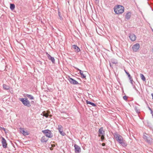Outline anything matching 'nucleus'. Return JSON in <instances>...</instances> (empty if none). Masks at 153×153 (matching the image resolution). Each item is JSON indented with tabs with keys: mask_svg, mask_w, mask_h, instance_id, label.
I'll use <instances>...</instances> for the list:
<instances>
[{
	"mask_svg": "<svg viewBox=\"0 0 153 153\" xmlns=\"http://www.w3.org/2000/svg\"><path fill=\"white\" fill-rule=\"evenodd\" d=\"M74 68L76 69L77 70H78V71H79V70H80L78 68H76V67H75Z\"/></svg>",
	"mask_w": 153,
	"mask_h": 153,
	"instance_id": "a19ab883",
	"label": "nucleus"
},
{
	"mask_svg": "<svg viewBox=\"0 0 153 153\" xmlns=\"http://www.w3.org/2000/svg\"><path fill=\"white\" fill-rule=\"evenodd\" d=\"M99 136L100 137L101 135L104 136L105 133V131L103 130V128L101 127L98 131Z\"/></svg>",
	"mask_w": 153,
	"mask_h": 153,
	"instance_id": "f8f14e48",
	"label": "nucleus"
},
{
	"mask_svg": "<svg viewBox=\"0 0 153 153\" xmlns=\"http://www.w3.org/2000/svg\"><path fill=\"white\" fill-rule=\"evenodd\" d=\"M59 131L61 134L63 136L66 135L65 133L63 131V128L61 125H58V126Z\"/></svg>",
	"mask_w": 153,
	"mask_h": 153,
	"instance_id": "39448f33",
	"label": "nucleus"
},
{
	"mask_svg": "<svg viewBox=\"0 0 153 153\" xmlns=\"http://www.w3.org/2000/svg\"><path fill=\"white\" fill-rule=\"evenodd\" d=\"M129 79L130 80L131 83L133 86L134 84L133 83V80L132 77H131V79H130V78H129Z\"/></svg>",
	"mask_w": 153,
	"mask_h": 153,
	"instance_id": "473e14b6",
	"label": "nucleus"
},
{
	"mask_svg": "<svg viewBox=\"0 0 153 153\" xmlns=\"http://www.w3.org/2000/svg\"><path fill=\"white\" fill-rule=\"evenodd\" d=\"M135 90L136 91L137 93L139 95H140V92L137 90L135 87H134Z\"/></svg>",
	"mask_w": 153,
	"mask_h": 153,
	"instance_id": "7c9ffc66",
	"label": "nucleus"
},
{
	"mask_svg": "<svg viewBox=\"0 0 153 153\" xmlns=\"http://www.w3.org/2000/svg\"><path fill=\"white\" fill-rule=\"evenodd\" d=\"M147 123L148 126H150L151 125V123L148 120L147 121Z\"/></svg>",
	"mask_w": 153,
	"mask_h": 153,
	"instance_id": "f704fd0d",
	"label": "nucleus"
},
{
	"mask_svg": "<svg viewBox=\"0 0 153 153\" xmlns=\"http://www.w3.org/2000/svg\"><path fill=\"white\" fill-rule=\"evenodd\" d=\"M151 114L152 115V118H153V112L152 113H151Z\"/></svg>",
	"mask_w": 153,
	"mask_h": 153,
	"instance_id": "a18cd8bd",
	"label": "nucleus"
},
{
	"mask_svg": "<svg viewBox=\"0 0 153 153\" xmlns=\"http://www.w3.org/2000/svg\"><path fill=\"white\" fill-rule=\"evenodd\" d=\"M105 143H103L102 144V146H105Z\"/></svg>",
	"mask_w": 153,
	"mask_h": 153,
	"instance_id": "ea45409f",
	"label": "nucleus"
},
{
	"mask_svg": "<svg viewBox=\"0 0 153 153\" xmlns=\"http://www.w3.org/2000/svg\"><path fill=\"white\" fill-rule=\"evenodd\" d=\"M128 96L126 95H125L123 97V99L125 101H127L128 100Z\"/></svg>",
	"mask_w": 153,
	"mask_h": 153,
	"instance_id": "c756f323",
	"label": "nucleus"
},
{
	"mask_svg": "<svg viewBox=\"0 0 153 153\" xmlns=\"http://www.w3.org/2000/svg\"><path fill=\"white\" fill-rule=\"evenodd\" d=\"M119 143L124 147L126 146L127 145V143L126 142V141L123 139Z\"/></svg>",
	"mask_w": 153,
	"mask_h": 153,
	"instance_id": "a211bd4d",
	"label": "nucleus"
},
{
	"mask_svg": "<svg viewBox=\"0 0 153 153\" xmlns=\"http://www.w3.org/2000/svg\"><path fill=\"white\" fill-rule=\"evenodd\" d=\"M150 111H151V114L153 112V111L152 109H151Z\"/></svg>",
	"mask_w": 153,
	"mask_h": 153,
	"instance_id": "37998d69",
	"label": "nucleus"
},
{
	"mask_svg": "<svg viewBox=\"0 0 153 153\" xmlns=\"http://www.w3.org/2000/svg\"><path fill=\"white\" fill-rule=\"evenodd\" d=\"M74 150L75 153H80L81 152V149L80 147L78 145L74 144Z\"/></svg>",
	"mask_w": 153,
	"mask_h": 153,
	"instance_id": "9d476101",
	"label": "nucleus"
},
{
	"mask_svg": "<svg viewBox=\"0 0 153 153\" xmlns=\"http://www.w3.org/2000/svg\"><path fill=\"white\" fill-rule=\"evenodd\" d=\"M79 73H80V74H81V73H83L82 71L80 70H79Z\"/></svg>",
	"mask_w": 153,
	"mask_h": 153,
	"instance_id": "79ce46f5",
	"label": "nucleus"
},
{
	"mask_svg": "<svg viewBox=\"0 0 153 153\" xmlns=\"http://www.w3.org/2000/svg\"><path fill=\"white\" fill-rule=\"evenodd\" d=\"M25 95H26V97H28L29 98L30 100H34V97L31 95L26 94H25Z\"/></svg>",
	"mask_w": 153,
	"mask_h": 153,
	"instance_id": "4be33fe9",
	"label": "nucleus"
},
{
	"mask_svg": "<svg viewBox=\"0 0 153 153\" xmlns=\"http://www.w3.org/2000/svg\"><path fill=\"white\" fill-rule=\"evenodd\" d=\"M86 102L87 104H90L93 106L95 107L97 106L96 104L89 101H88V100L86 101Z\"/></svg>",
	"mask_w": 153,
	"mask_h": 153,
	"instance_id": "6ab92c4d",
	"label": "nucleus"
},
{
	"mask_svg": "<svg viewBox=\"0 0 153 153\" xmlns=\"http://www.w3.org/2000/svg\"><path fill=\"white\" fill-rule=\"evenodd\" d=\"M38 62H39V63L41 65H42V62L41 61H39Z\"/></svg>",
	"mask_w": 153,
	"mask_h": 153,
	"instance_id": "4c0bfd02",
	"label": "nucleus"
},
{
	"mask_svg": "<svg viewBox=\"0 0 153 153\" xmlns=\"http://www.w3.org/2000/svg\"><path fill=\"white\" fill-rule=\"evenodd\" d=\"M10 8L12 10H13L15 8V5L13 4H10Z\"/></svg>",
	"mask_w": 153,
	"mask_h": 153,
	"instance_id": "5701e85b",
	"label": "nucleus"
},
{
	"mask_svg": "<svg viewBox=\"0 0 153 153\" xmlns=\"http://www.w3.org/2000/svg\"><path fill=\"white\" fill-rule=\"evenodd\" d=\"M58 16L59 17V19L60 20H62L63 19V18L62 17V16H61V15L60 14V11L59 10V9L58 10Z\"/></svg>",
	"mask_w": 153,
	"mask_h": 153,
	"instance_id": "bb28decb",
	"label": "nucleus"
},
{
	"mask_svg": "<svg viewBox=\"0 0 153 153\" xmlns=\"http://www.w3.org/2000/svg\"><path fill=\"white\" fill-rule=\"evenodd\" d=\"M99 2V0H95V3L97 4H98Z\"/></svg>",
	"mask_w": 153,
	"mask_h": 153,
	"instance_id": "e433bc0d",
	"label": "nucleus"
},
{
	"mask_svg": "<svg viewBox=\"0 0 153 153\" xmlns=\"http://www.w3.org/2000/svg\"><path fill=\"white\" fill-rule=\"evenodd\" d=\"M31 104H34V102L33 101H31Z\"/></svg>",
	"mask_w": 153,
	"mask_h": 153,
	"instance_id": "58836bf2",
	"label": "nucleus"
},
{
	"mask_svg": "<svg viewBox=\"0 0 153 153\" xmlns=\"http://www.w3.org/2000/svg\"><path fill=\"white\" fill-rule=\"evenodd\" d=\"M124 71L126 73V74L128 75V77L129 78H131V76L130 74L125 69H124Z\"/></svg>",
	"mask_w": 153,
	"mask_h": 153,
	"instance_id": "cd10ccee",
	"label": "nucleus"
},
{
	"mask_svg": "<svg viewBox=\"0 0 153 153\" xmlns=\"http://www.w3.org/2000/svg\"><path fill=\"white\" fill-rule=\"evenodd\" d=\"M151 95H152V97H153V93H152V94H151Z\"/></svg>",
	"mask_w": 153,
	"mask_h": 153,
	"instance_id": "de8ad7c7",
	"label": "nucleus"
},
{
	"mask_svg": "<svg viewBox=\"0 0 153 153\" xmlns=\"http://www.w3.org/2000/svg\"><path fill=\"white\" fill-rule=\"evenodd\" d=\"M140 47V44L138 43H137L133 46L132 48L134 51L136 52L137 51Z\"/></svg>",
	"mask_w": 153,
	"mask_h": 153,
	"instance_id": "6e6552de",
	"label": "nucleus"
},
{
	"mask_svg": "<svg viewBox=\"0 0 153 153\" xmlns=\"http://www.w3.org/2000/svg\"><path fill=\"white\" fill-rule=\"evenodd\" d=\"M131 14V12L128 11L127 12L125 15V20L126 21L130 19Z\"/></svg>",
	"mask_w": 153,
	"mask_h": 153,
	"instance_id": "ddd939ff",
	"label": "nucleus"
},
{
	"mask_svg": "<svg viewBox=\"0 0 153 153\" xmlns=\"http://www.w3.org/2000/svg\"><path fill=\"white\" fill-rule=\"evenodd\" d=\"M41 115H42L43 116L45 117L46 118L48 117L49 116L48 114L45 111H44L42 112V114H41Z\"/></svg>",
	"mask_w": 153,
	"mask_h": 153,
	"instance_id": "412c9836",
	"label": "nucleus"
},
{
	"mask_svg": "<svg viewBox=\"0 0 153 153\" xmlns=\"http://www.w3.org/2000/svg\"><path fill=\"white\" fill-rule=\"evenodd\" d=\"M42 132L45 135V136L48 138H51L53 137V135L51 131L49 129H45L42 131Z\"/></svg>",
	"mask_w": 153,
	"mask_h": 153,
	"instance_id": "7ed1b4c3",
	"label": "nucleus"
},
{
	"mask_svg": "<svg viewBox=\"0 0 153 153\" xmlns=\"http://www.w3.org/2000/svg\"><path fill=\"white\" fill-rule=\"evenodd\" d=\"M46 55L48 57L49 60L51 61L52 63H55V59L53 57L51 56L47 52H46Z\"/></svg>",
	"mask_w": 153,
	"mask_h": 153,
	"instance_id": "2eb2a0df",
	"label": "nucleus"
},
{
	"mask_svg": "<svg viewBox=\"0 0 153 153\" xmlns=\"http://www.w3.org/2000/svg\"><path fill=\"white\" fill-rule=\"evenodd\" d=\"M48 140V138L46 136H42L41 139V142L42 143H46Z\"/></svg>",
	"mask_w": 153,
	"mask_h": 153,
	"instance_id": "4468645a",
	"label": "nucleus"
},
{
	"mask_svg": "<svg viewBox=\"0 0 153 153\" xmlns=\"http://www.w3.org/2000/svg\"><path fill=\"white\" fill-rule=\"evenodd\" d=\"M152 32H153V29L152 30Z\"/></svg>",
	"mask_w": 153,
	"mask_h": 153,
	"instance_id": "09e8293b",
	"label": "nucleus"
},
{
	"mask_svg": "<svg viewBox=\"0 0 153 153\" xmlns=\"http://www.w3.org/2000/svg\"><path fill=\"white\" fill-rule=\"evenodd\" d=\"M22 134L24 136L28 135L29 134L27 131H25V130L23 131V132H22Z\"/></svg>",
	"mask_w": 153,
	"mask_h": 153,
	"instance_id": "393cba45",
	"label": "nucleus"
},
{
	"mask_svg": "<svg viewBox=\"0 0 153 153\" xmlns=\"http://www.w3.org/2000/svg\"><path fill=\"white\" fill-rule=\"evenodd\" d=\"M114 138L116 139V140L119 143L121 141L123 140V137L121 136L117 133V132H115L114 133H112Z\"/></svg>",
	"mask_w": 153,
	"mask_h": 153,
	"instance_id": "20e7f679",
	"label": "nucleus"
},
{
	"mask_svg": "<svg viewBox=\"0 0 153 153\" xmlns=\"http://www.w3.org/2000/svg\"><path fill=\"white\" fill-rule=\"evenodd\" d=\"M129 37L131 40L132 41H135L136 38V36L133 33L130 34Z\"/></svg>",
	"mask_w": 153,
	"mask_h": 153,
	"instance_id": "dca6fc26",
	"label": "nucleus"
},
{
	"mask_svg": "<svg viewBox=\"0 0 153 153\" xmlns=\"http://www.w3.org/2000/svg\"><path fill=\"white\" fill-rule=\"evenodd\" d=\"M3 130L5 132V133H6V129L3 127H0V130L1 131H2V130Z\"/></svg>",
	"mask_w": 153,
	"mask_h": 153,
	"instance_id": "2f4dec72",
	"label": "nucleus"
},
{
	"mask_svg": "<svg viewBox=\"0 0 153 153\" xmlns=\"http://www.w3.org/2000/svg\"><path fill=\"white\" fill-rule=\"evenodd\" d=\"M72 48L76 52H78L80 51V48L76 45H72Z\"/></svg>",
	"mask_w": 153,
	"mask_h": 153,
	"instance_id": "f3484780",
	"label": "nucleus"
},
{
	"mask_svg": "<svg viewBox=\"0 0 153 153\" xmlns=\"http://www.w3.org/2000/svg\"><path fill=\"white\" fill-rule=\"evenodd\" d=\"M140 77H141V79L143 81H145L146 79V78H145V76H144V75L142 74H140Z\"/></svg>",
	"mask_w": 153,
	"mask_h": 153,
	"instance_id": "b1692460",
	"label": "nucleus"
},
{
	"mask_svg": "<svg viewBox=\"0 0 153 153\" xmlns=\"http://www.w3.org/2000/svg\"><path fill=\"white\" fill-rule=\"evenodd\" d=\"M124 7L120 5H118L116 7H114V12L117 14H121L124 11Z\"/></svg>",
	"mask_w": 153,
	"mask_h": 153,
	"instance_id": "f257e3e1",
	"label": "nucleus"
},
{
	"mask_svg": "<svg viewBox=\"0 0 153 153\" xmlns=\"http://www.w3.org/2000/svg\"><path fill=\"white\" fill-rule=\"evenodd\" d=\"M152 99L153 100V97H152Z\"/></svg>",
	"mask_w": 153,
	"mask_h": 153,
	"instance_id": "8fccbe9b",
	"label": "nucleus"
},
{
	"mask_svg": "<svg viewBox=\"0 0 153 153\" xmlns=\"http://www.w3.org/2000/svg\"><path fill=\"white\" fill-rule=\"evenodd\" d=\"M134 108L135 110L137 113L139 114L140 113V110L138 108V107L137 106H135L134 107Z\"/></svg>",
	"mask_w": 153,
	"mask_h": 153,
	"instance_id": "a878e982",
	"label": "nucleus"
},
{
	"mask_svg": "<svg viewBox=\"0 0 153 153\" xmlns=\"http://www.w3.org/2000/svg\"><path fill=\"white\" fill-rule=\"evenodd\" d=\"M109 65L112 68V65H111V63L113 64H116L118 63L117 60L115 59L112 58L110 59L109 61Z\"/></svg>",
	"mask_w": 153,
	"mask_h": 153,
	"instance_id": "9b49d317",
	"label": "nucleus"
},
{
	"mask_svg": "<svg viewBox=\"0 0 153 153\" xmlns=\"http://www.w3.org/2000/svg\"><path fill=\"white\" fill-rule=\"evenodd\" d=\"M2 86L3 89L5 90H8L10 88L9 86L5 84H3Z\"/></svg>",
	"mask_w": 153,
	"mask_h": 153,
	"instance_id": "aec40b11",
	"label": "nucleus"
},
{
	"mask_svg": "<svg viewBox=\"0 0 153 153\" xmlns=\"http://www.w3.org/2000/svg\"><path fill=\"white\" fill-rule=\"evenodd\" d=\"M100 137H101V139L102 141L104 139V136H102L101 135Z\"/></svg>",
	"mask_w": 153,
	"mask_h": 153,
	"instance_id": "c9c22d12",
	"label": "nucleus"
},
{
	"mask_svg": "<svg viewBox=\"0 0 153 153\" xmlns=\"http://www.w3.org/2000/svg\"><path fill=\"white\" fill-rule=\"evenodd\" d=\"M68 80L69 82L71 84L73 85L79 84L76 80L70 77V76L69 77Z\"/></svg>",
	"mask_w": 153,
	"mask_h": 153,
	"instance_id": "0eeeda50",
	"label": "nucleus"
},
{
	"mask_svg": "<svg viewBox=\"0 0 153 153\" xmlns=\"http://www.w3.org/2000/svg\"><path fill=\"white\" fill-rule=\"evenodd\" d=\"M97 153H98V152H97Z\"/></svg>",
	"mask_w": 153,
	"mask_h": 153,
	"instance_id": "3c124183",
	"label": "nucleus"
},
{
	"mask_svg": "<svg viewBox=\"0 0 153 153\" xmlns=\"http://www.w3.org/2000/svg\"><path fill=\"white\" fill-rule=\"evenodd\" d=\"M20 129V132L21 133H22V132H23V131H24V128H19Z\"/></svg>",
	"mask_w": 153,
	"mask_h": 153,
	"instance_id": "72a5a7b5",
	"label": "nucleus"
},
{
	"mask_svg": "<svg viewBox=\"0 0 153 153\" xmlns=\"http://www.w3.org/2000/svg\"><path fill=\"white\" fill-rule=\"evenodd\" d=\"M151 51L153 53V48H152Z\"/></svg>",
	"mask_w": 153,
	"mask_h": 153,
	"instance_id": "c03bdc74",
	"label": "nucleus"
},
{
	"mask_svg": "<svg viewBox=\"0 0 153 153\" xmlns=\"http://www.w3.org/2000/svg\"><path fill=\"white\" fill-rule=\"evenodd\" d=\"M143 139L148 143H151L152 142V138L150 137H147L145 135H144L143 136Z\"/></svg>",
	"mask_w": 153,
	"mask_h": 153,
	"instance_id": "423d86ee",
	"label": "nucleus"
},
{
	"mask_svg": "<svg viewBox=\"0 0 153 153\" xmlns=\"http://www.w3.org/2000/svg\"><path fill=\"white\" fill-rule=\"evenodd\" d=\"M149 109L150 111L152 109H151V108H150L149 107Z\"/></svg>",
	"mask_w": 153,
	"mask_h": 153,
	"instance_id": "49530a36",
	"label": "nucleus"
},
{
	"mask_svg": "<svg viewBox=\"0 0 153 153\" xmlns=\"http://www.w3.org/2000/svg\"><path fill=\"white\" fill-rule=\"evenodd\" d=\"M80 74L81 76V77H82V78H85L86 76L85 75H84L83 74V73H81V74Z\"/></svg>",
	"mask_w": 153,
	"mask_h": 153,
	"instance_id": "c85d7f7f",
	"label": "nucleus"
},
{
	"mask_svg": "<svg viewBox=\"0 0 153 153\" xmlns=\"http://www.w3.org/2000/svg\"><path fill=\"white\" fill-rule=\"evenodd\" d=\"M19 100L25 106L28 107H30L31 106L30 102L27 98H19Z\"/></svg>",
	"mask_w": 153,
	"mask_h": 153,
	"instance_id": "f03ea898",
	"label": "nucleus"
},
{
	"mask_svg": "<svg viewBox=\"0 0 153 153\" xmlns=\"http://www.w3.org/2000/svg\"><path fill=\"white\" fill-rule=\"evenodd\" d=\"M1 140L2 147L3 148L6 149L7 147V143L6 140L3 137H1Z\"/></svg>",
	"mask_w": 153,
	"mask_h": 153,
	"instance_id": "1a4fd4ad",
	"label": "nucleus"
}]
</instances>
